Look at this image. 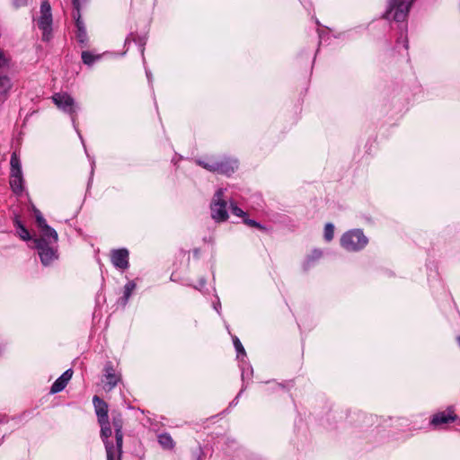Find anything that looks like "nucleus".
Returning <instances> with one entry per match:
<instances>
[{"instance_id":"obj_22","label":"nucleus","mask_w":460,"mask_h":460,"mask_svg":"<svg viewBox=\"0 0 460 460\" xmlns=\"http://www.w3.org/2000/svg\"><path fill=\"white\" fill-rule=\"evenodd\" d=\"M67 383L65 382L60 376L54 382L50 388L51 394H57L61 392L66 386Z\"/></svg>"},{"instance_id":"obj_12","label":"nucleus","mask_w":460,"mask_h":460,"mask_svg":"<svg viewBox=\"0 0 460 460\" xmlns=\"http://www.w3.org/2000/svg\"><path fill=\"white\" fill-rule=\"evenodd\" d=\"M10 186L13 191L21 195L23 191V177L22 172H10Z\"/></svg>"},{"instance_id":"obj_27","label":"nucleus","mask_w":460,"mask_h":460,"mask_svg":"<svg viewBox=\"0 0 460 460\" xmlns=\"http://www.w3.org/2000/svg\"><path fill=\"white\" fill-rule=\"evenodd\" d=\"M35 217H36L37 226L39 228L47 224V222H46L45 218L43 217V216L41 215V213L37 209L35 210Z\"/></svg>"},{"instance_id":"obj_3","label":"nucleus","mask_w":460,"mask_h":460,"mask_svg":"<svg viewBox=\"0 0 460 460\" xmlns=\"http://www.w3.org/2000/svg\"><path fill=\"white\" fill-rule=\"evenodd\" d=\"M414 0H389L386 17L393 15L396 22H403L408 16V13Z\"/></svg>"},{"instance_id":"obj_31","label":"nucleus","mask_w":460,"mask_h":460,"mask_svg":"<svg viewBox=\"0 0 460 460\" xmlns=\"http://www.w3.org/2000/svg\"><path fill=\"white\" fill-rule=\"evenodd\" d=\"M73 5H74L75 9L76 10V13L73 14L74 18L80 17V12H79L80 4H79V0H73Z\"/></svg>"},{"instance_id":"obj_16","label":"nucleus","mask_w":460,"mask_h":460,"mask_svg":"<svg viewBox=\"0 0 460 460\" xmlns=\"http://www.w3.org/2000/svg\"><path fill=\"white\" fill-rule=\"evenodd\" d=\"M217 159L215 157L208 158L206 161L197 160V164L203 168L207 169L209 172H217Z\"/></svg>"},{"instance_id":"obj_28","label":"nucleus","mask_w":460,"mask_h":460,"mask_svg":"<svg viewBox=\"0 0 460 460\" xmlns=\"http://www.w3.org/2000/svg\"><path fill=\"white\" fill-rule=\"evenodd\" d=\"M234 345L238 353L244 354V349L237 337L234 338Z\"/></svg>"},{"instance_id":"obj_26","label":"nucleus","mask_w":460,"mask_h":460,"mask_svg":"<svg viewBox=\"0 0 460 460\" xmlns=\"http://www.w3.org/2000/svg\"><path fill=\"white\" fill-rule=\"evenodd\" d=\"M230 208H231V211L234 215L240 217H244L245 213L240 208H238L234 203H231Z\"/></svg>"},{"instance_id":"obj_6","label":"nucleus","mask_w":460,"mask_h":460,"mask_svg":"<svg viewBox=\"0 0 460 460\" xmlns=\"http://www.w3.org/2000/svg\"><path fill=\"white\" fill-rule=\"evenodd\" d=\"M38 25L42 30V38L44 40H49V35L51 31L52 14L50 4L48 0H43L40 5V17L38 20Z\"/></svg>"},{"instance_id":"obj_10","label":"nucleus","mask_w":460,"mask_h":460,"mask_svg":"<svg viewBox=\"0 0 460 460\" xmlns=\"http://www.w3.org/2000/svg\"><path fill=\"white\" fill-rule=\"evenodd\" d=\"M111 259L112 264L120 270L128 268V251L125 248L111 251Z\"/></svg>"},{"instance_id":"obj_30","label":"nucleus","mask_w":460,"mask_h":460,"mask_svg":"<svg viewBox=\"0 0 460 460\" xmlns=\"http://www.w3.org/2000/svg\"><path fill=\"white\" fill-rule=\"evenodd\" d=\"M244 223L250 226H253V227H257V228H260V229H262L263 227L256 221L254 220H252V219H247V218H244Z\"/></svg>"},{"instance_id":"obj_1","label":"nucleus","mask_w":460,"mask_h":460,"mask_svg":"<svg viewBox=\"0 0 460 460\" xmlns=\"http://www.w3.org/2000/svg\"><path fill=\"white\" fill-rule=\"evenodd\" d=\"M105 445L107 460H120L122 454L123 433H101Z\"/></svg>"},{"instance_id":"obj_20","label":"nucleus","mask_w":460,"mask_h":460,"mask_svg":"<svg viewBox=\"0 0 460 460\" xmlns=\"http://www.w3.org/2000/svg\"><path fill=\"white\" fill-rule=\"evenodd\" d=\"M17 227V234L21 239L24 241L31 240V234L29 231L25 228V226L18 220L15 222Z\"/></svg>"},{"instance_id":"obj_17","label":"nucleus","mask_w":460,"mask_h":460,"mask_svg":"<svg viewBox=\"0 0 460 460\" xmlns=\"http://www.w3.org/2000/svg\"><path fill=\"white\" fill-rule=\"evenodd\" d=\"M323 255V252L322 251L320 250H314L311 254H309L307 256V258L305 259V262H304V270H307L310 267L313 266V264L318 261Z\"/></svg>"},{"instance_id":"obj_2","label":"nucleus","mask_w":460,"mask_h":460,"mask_svg":"<svg viewBox=\"0 0 460 460\" xmlns=\"http://www.w3.org/2000/svg\"><path fill=\"white\" fill-rule=\"evenodd\" d=\"M368 243V239L359 229L346 232L341 238V246L347 251L357 252L364 248Z\"/></svg>"},{"instance_id":"obj_11","label":"nucleus","mask_w":460,"mask_h":460,"mask_svg":"<svg viewBox=\"0 0 460 460\" xmlns=\"http://www.w3.org/2000/svg\"><path fill=\"white\" fill-rule=\"evenodd\" d=\"M217 172L222 174H230L234 171L237 167V162L235 160H231L228 158H220L217 159Z\"/></svg>"},{"instance_id":"obj_24","label":"nucleus","mask_w":460,"mask_h":460,"mask_svg":"<svg viewBox=\"0 0 460 460\" xmlns=\"http://www.w3.org/2000/svg\"><path fill=\"white\" fill-rule=\"evenodd\" d=\"M334 234V226L332 224L328 223L324 227V238L327 242H330L333 239Z\"/></svg>"},{"instance_id":"obj_36","label":"nucleus","mask_w":460,"mask_h":460,"mask_svg":"<svg viewBox=\"0 0 460 460\" xmlns=\"http://www.w3.org/2000/svg\"><path fill=\"white\" fill-rule=\"evenodd\" d=\"M458 340H459V341H460V338H459Z\"/></svg>"},{"instance_id":"obj_13","label":"nucleus","mask_w":460,"mask_h":460,"mask_svg":"<svg viewBox=\"0 0 460 460\" xmlns=\"http://www.w3.org/2000/svg\"><path fill=\"white\" fill-rule=\"evenodd\" d=\"M39 229L41 233L40 238H44L47 241V243H49V244H53L58 242V233L48 224L40 226Z\"/></svg>"},{"instance_id":"obj_15","label":"nucleus","mask_w":460,"mask_h":460,"mask_svg":"<svg viewBox=\"0 0 460 460\" xmlns=\"http://www.w3.org/2000/svg\"><path fill=\"white\" fill-rule=\"evenodd\" d=\"M105 371H106L105 377L107 380V385H109L108 390H111L112 388H114L116 386L119 378V376H117L115 375L113 368L111 365L106 366Z\"/></svg>"},{"instance_id":"obj_23","label":"nucleus","mask_w":460,"mask_h":460,"mask_svg":"<svg viewBox=\"0 0 460 460\" xmlns=\"http://www.w3.org/2000/svg\"><path fill=\"white\" fill-rule=\"evenodd\" d=\"M136 288V283L134 281H128L124 287V304H126L130 297L133 290Z\"/></svg>"},{"instance_id":"obj_21","label":"nucleus","mask_w":460,"mask_h":460,"mask_svg":"<svg viewBox=\"0 0 460 460\" xmlns=\"http://www.w3.org/2000/svg\"><path fill=\"white\" fill-rule=\"evenodd\" d=\"M11 172H22L21 161L15 153H13L10 160Z\"/></svg>"},{"instance_id":"obj_29","label":"nucleus","mask_w":460,"mask_h":460,"mask_svg":"<svg viewBox=\"0 0 460 460\" xmlns=\"http://www.w3.org/2000/svg\"><path fill=\"white\" fill-rule=\"evenodd\" d=\"M73 376V371L72 369H67L66 370L61 376L60 377L66 383L69 382V380L71 379Z\"/></svg>"},{"instance_id":"obj_5","label":"nucleus","mask_w":460,"mask_h":460,"mask_svg":"<svg viewBox=\"0 0 460 460\" xmlns=\"http://www.w3.org/2000/svg\"><path fill=\"white\" fill-rule=\"evenodd\" d=\"M52 100L58 108L69 114L73 122H75L78 107L73 97L66 93H57L52 96Z\"/></svg>"},{"instance_id":"obj_4","label":"nucleus","mask_w":460,"mask_h":460,"mask_svg":"<svg viewBox=\"0 0 460 460\" xmlns=\"http://www.w3.org/2000/svg\"><path fill=\"white\" fill-rule=\"evenodd\" d=\"M212 218L217 222L226 221L228 218L226 201L224 199V190L219 189L214 195L211 205Z\"/></svg>"},{"instance_id":"obj_8","label":"nucleus","mask_w":460,"mask_h":460,"mask_svg":"<svg viewBox=\"0 0 460 460\" xmlns=\"http://www.w3.org/2000/svg\"><path fill=\"white\" fill-rule=\"evenodd\" d=\"M93 402L96 415L98 417V421L101 424V431L109 430L107 403L103 400L100 399L97 395L93 396Z\"/></svg>"},{"instance_id":"obj_18","label":"nucleus","mask_w":460,"mask_h":460,"mask_svg":"<svg viewBox=\"0 0 460 460\" xmlns=\"http://www.w3.org/2000/svg\"><path fill=\"white\" fill-rule=\"evenodd\" d=\"M158 441L160 445L165 449H171L173 447V440L169 433H160L158 436Z\"/></svg>"},{"instance_id":"obj_25","label":"nucleus","mask_w":460,"mask_h":460,"mask_svg":"<svg viewBox=\"0 0 460 460\" xmlns=\"http://www.w3.org/2000/svg\"><path fill=\"white\" fill-rule=\"evenodd\" d=\"M11 87L10 79L7 76H0V93L7 92Z\"/></svg>"},{"instance_id":"obj_32","label":"nucleus","mask_w":460,"mask_h":460,"mask_svg":"<svg viewBox=\"0 0 460 460\" xmlns=\"http://www.w3.org/2000/svg\"><path fill=\"white\" fill-rule=\"evenodd\" d=\"M15 7H21L27 4L28 0H13Z\"/></svg>"},{"instance_id":"obj_33","label":"nucleus","mask_w":460,"mask_h":460,"mask_svg":"<svg viewBox=\"0 0 460 460\" xmlns=\"http://www.w3.org/2000/svg\"><path fill=\"white\" fill-rule=\"evenodd\" d=\"M7 63V60L4 57L3 53L0 51V66H4Z\"/></svg>"},{"instance_id":"obj_7","label":"nucleus","mask_w":460,"mask_h":460,"mask_svg":"<svg viewBox=\"0 0 460 460\" xmlns=\"http://www.w3.org/2000/svg\"><path fill=\"white\" fill-rule=\"evenodd\" d=\"M34 243L41 263L44 266L49 265L58 258L57 251L54 250L53 247H51L52 244H49L44 238H36L34 239Z\"/></svg>"},{"instance_id":"obj_9","label":"nucleus","mask_w":460,"mask_h":460,"mask_svg":"<svg viewBox=\"0 0 460 460\" xmlns=\"http://www.w3.org/2000/svg\"><path fill=\"white\" fill-rule=\"evenodd\" d=\"M456 415L452 408L435 413L430 420L434 429H443L445 424L455 421Z\"/></svg>"},{"instance_id":"obj_35","label":"nucleus","mask_w":460,"mask_h":460,"mask_svg":"<svg viewBox=\"0 0 460 460\" xmlns=\"http://www.w3.org/2000/svg\"><path fill=\"white\" fill-rule=\"evenodd\" d=\"M404 48H405V49H408V42H407V40H405V42H404Z\"/></svg>"},{"instance_id":"obj_14","label":"nucleus","mask_w":460,"mask_h":460,"mask_svg":"<svg viewBox=\"0 0 460 460\" xmlns=\"http://www.w3.org/2000/svg\"><path fill=\"white\" fill-rule=\"evenodd\" d=\"M75 19V26L77 29L76 31V39L82 47H85L88 41V37L86 33V30L81 17H76Z\"/></svg>"},{"instance_id":"obj_34","label":"nucleus","mask_w":460,"mask_h":460,"mask_svg":"<svg viewBox=\"0 0 460 460\" xmlns=\"http://www.w3.org/2000/svg\"><path fill=\"white\" fill-rule=\"evenodd\" d=\"M114 427H115V431H119L120 429H121V423H120V420H118V421H114Z\"/></svg>"},{"instance_id":"obj_19","label":"nucleus","mask_w":460,"mask_h":460,"mask_svg":"<svg viewBox=\"0 0 460 460\" xmlns=\"http://www.w3.org/2000/svg\"><path fill=\"white\" fill-rule=\"evenodd\" d=\"M101 58V55H93L89 51L82 52V60L87 66H92L95 61Z\"/></svg>"}]
</instances>
